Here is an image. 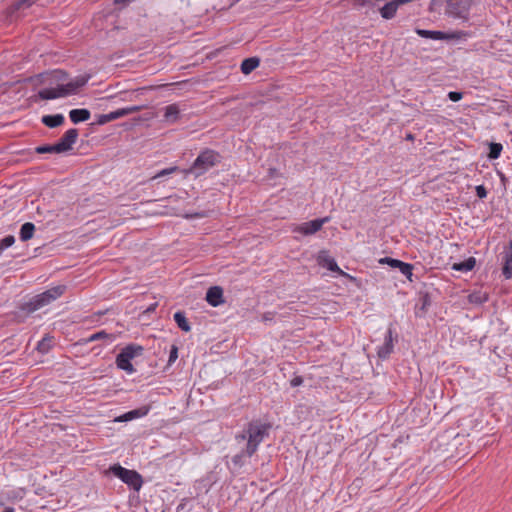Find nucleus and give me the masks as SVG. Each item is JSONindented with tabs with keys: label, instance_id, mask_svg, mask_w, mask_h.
<instances>
[{
	"label": "nucleus",
	"instance_id": "29",
	"mask_svg": "<svg viewBox=\"0 0 512 512\" xmlns=\"http://www.w3.org/2000/svg\"><path fill=\"white\" fill-rule=\"evenodd\" d=\"M503 275L506 279H510L512 277V253L510 252L506 256V260L503 266Z\"/></svg>",
	"mask_w": 512,
	"mask_h": 512
},
{
	"label": "nucleus",
	"instance_id": "41",
	"mask_svg": "<svg viewBox=\"0 0 512 512\" xmlns=\"http://www.w3.org/2000/svg\"><path fill=\"white\" fill-rule=\"evenodd\" d=\"M303 383V378L301 376H296L294 377L291 381H290V385L292 387H298L300 385H302Z\"/></svg>",
	"mask_w": 512,
	"mask_h": 512
},
{
	"label": "nucleus",
	"instance_id": "13",
	"mask_svg": "<svg viewBox=\"0 0 512 512\" xmlns=\"http://www.w3.org/2000/svg\"><path fill=\"white\" fill-rule=\"evenodd\" d=\"M393 337H392V329L389 328L384 343L378 348L377 354L380 358L385 359L387 358L393 351Z\"/></svg>",
	"mask_w": 512,
	"mask_h": 512
},
{
	"label": "nucleus",
	"instance_id": "22",
	"mask_svg": "<svg viewBox=\"0 0 512 512\" xmlns=\"http://www.w3.org/2000/svg\"><path fill=\"white\" fill-rule=\"evenodd\" d=\"M125 357L129 360L133 359L136 356H139L143 352V348L138 345H128L121 351Z\"/></svg>",
	"mask_w": 512,
	"mask_h": 512
},
{
	"label": "nucleus",
	"instance_id": "24",
	"mask_svg": "<svg viewBox=\"0 0 512 512\" xmlns=\"http://www.w3.org/2000/svg\"><path fill=\"white\" fill-rule=\"evenodd\" d=\"M417 33L422 37L431 38L434 40H441L446 38L445 33L441 31L417 30Z\"/></svg>",
	"mask_w": 512,
	"mask_h": 512
},
{
	"label": "nucleus",
	"instance_id": "17",
	"mask_svg": "<svg viewBox=\"0 0 512 512\" xmlns=\"http://www.w3.org/2000/svg\"><path fill=\"white\" fill-rule=\"evenodd\" d=\"M130 361L131 360L125 357L122 352H120L116 357L117 367L121 370L126 371L129 374H132L135 371V369Z\"/></svg>",
	"mask_w": 512,
	"mask_h": 512
},
{
	"label": "nucleus",
	"instance_id": "5",
	"mask_svg": "<svg viewBox=\"0 0 512 512\" xmlns=\"http://www.w3.org/2000/svg\"><path fill=\"white\" fill-rule=\"evenodd\" d=\"M111 473L119 478L122 482L127 484L135 491H139L143 485L142 476L135 470H129L119 464H114L110 467Z\"/></svg>",
	"mask_w": 512,
	"mask_h": 512
},
{
	"label": "nucleus",
	"instance_id": "43",
	"mask_svg": "<svg viewBox=\"0 0 512 512\" xmlns=\"http://www.w3.org/2000/svg\"><path fill=\"white\" fill-rule=\"evenodd\" d=\"M131 0H115V3L117 4H126L128 2H130Z\"/></svg>",
	"mask_w": 512,
	"mask_h": 512
},
{
	"label": "nucleus",
	"instance_id": "18",
	"mask_svg": "<svg viewBox=\"0 0 512 512\" xmlns=\"http://www.w3.org/2000/svg\"><path fill=\"white\" fill-rule=\"evenodd\" d=\"M260 64V61L256 57L247 58L241 63V71L243 74H249L255 70Z\"/></svg>",
	"mask_w": 512,
	"mask_h": 512
},
{
	"label": "nucleus",
	"instance_id": "3",
	"mask_svg": "<svg viewBox=\"0 0 512 512\" xmlns=\"http://www.w3.org/2000/svg\"><path fill=\"white\" fill-rule=\"evenodd\" d=\"M64 291V285L52 287L31 298L28 302L22 305L21 309L26 313H33L58 299Z\"/></svg>",
	"mask_w": 512,
	"mask_h": 512
},
{
	"label": "nucleus",
	"instance_id": "30",
	"mask_svg": "<svg viewBox=\"0 0 512 512\" xmlns=\"http://www.w3.org/2000/svg\"><path fill=\"white\" fill-rule=\"evenodd\" d=\"M100 339H109V341L112 342L114 340V336L107 334L105 331H99L90 335L87 342H94Z\"/></svg>",
	"mask_w": 512,
	"mask_h": 512
},
{
	"label": "nucleus",
	"instance_id": "40",
	"mask_svg": "<svg viewBox=\"0 0 512 512\" xmlns=\"http://www.w3.org/2000/svg\"><path fill=\"white\" fill-rule=\"evenodd\" d=\"M178 357V348L173 345L169 354V362H174Z\"/></svg>",
	"mask_w": 512,
	"mask_h": 512
},
{
	"label": "nucleus",
	"instance_id": "34",
	"mask_svg": "<svg viewBox=\"0 0 512 512\" xmlns=\"http://www.w3.org/2000/svg\"><path fill=\"white\" fill-rule=\"evenodd\" d=\"M142 109V106H130L120 109L121 117H124L126 115L139 112Z\"/></svg>",
	"mask_w": 512,
	"mask_h": 512
},
{
	"label": "nucleus",
	"instance_id": "28",
	"mask_svg": "<svg viewBox=\"0 0 512 512\" xmlns=\"http://www.w3.org/2000/svg\"><path fill=\"white\" fill-rule=\"evenodd\" d=\"M36 152L39 153V154H44V153H61L60 152V148L59 146H57V144H53V145H42V146H39L36 148Z\"/></svg>",
	"mask_w": 512,
	"mask_h": 512
},
{
	"label": "nucleus",
	"instance_id": "1",
	"mask_svg": "<svg viewBox=\"0 0 512 512\" xmlns=\"http://www.w3.org/2000/svg\"><path fill=\"white\" fill-rule=\"evenodd\" d=\"M269 425L250 422L242 434L236 436L238 443L247 440L245 454L251 457L258 449L260 443L268 435Z\"/></svg>",
	"mask_w": 512,
	"mask_h": 512
},
{
	"label": "nucleus",
	"instance_id": "23",
	"mask_svg": "<svg viewBox=\"0 0 512 512\" xmlns=\"http://www.w3.org/2000/svg\"><path fill=\"white\" fill-rule=\"evenodd\" d=\"M121 118L120 109H117L115 111H112L108 114H102L99 116L97 123L100 125L106 124L110 121L116 120Z\"/></svg>",
	"mask_w": 512,
	"mask_h": 512
},
{
	"label": "nucleus",
	"instance_id": "19",
	"mask_svg": "<svg viewBox=\"0 0 512 512\" xmlns=\"http://www.w3.org/2000/svg\"><path fill=\"white\" fill-rule=\"evenodd\" d=\"M35 231V225L31 222H26L21 226L20 239L22 241H28L33 237Z\"/></svg>",
	"mask_w": 512,
	"mask_h": 512
},
{
	"label": "nucleus",
	"instance_id": "4",
	"mask_svg": "<svg viewBox=\"0 0 512 512\" xmlns=\"http://www.w3.org/2000/svg\"><path fill=\"white\" fill-rule=\"evenodd\" d=\"M220 162V156L213 150L201 152L195 159L193 165L185 170V174H193L199 177Z\"/></svg>",
	"mask_w": 512,
	"mask_h": 512
},
{
	"label": "nucleus",
	"instance_id": "27",
	"mask_svg": "<svg viewBox=\"0 0 512 512\" xmlns=\"http://www.w3.org/2000/svg\"><path fill=\"white\" fill-rule=\"evenodd\" d=\"M502 149H503V147H502V145L500 143H490L488 157L490 159H497V158H499Z\"/></svg>",
	"mask_w": 512,
	"mask_h": 512
},
{
	"label": "nucleus",
	"instance_id": "25",
	"mask_svg": "<svg viewBox=\"0 0 512 512\" xmlns=\"http://www.w3.org/2000/svg\"><path fill=\"white\" fill-rule=\"evenodd\" d=\"M52 342H53V338L50 337V336H45L44 338H42L41 341L38 342L37 344V350L40 352V353H47L49 352V350L51 349L52 347Z\"/></svg>",
	"mask_w": 512,
	"mask_h": 512
},
{
	"label": "nucleus",
	"instance_id": "6",
	"mask_svg": "<svg viewBox=\"0 0 512 512\" xmlns=\"http://www.w3.org/2000/svg\"><path fill=\"white\" fill-rule=\"evenodd\" d=\"M472 3V0H447L445 15L463 22L468 21Z\"/></svg>",
	"mask_w": 512,
	"mask_h": 512
},
{
	"label": "nucleus",
	"instance_id": "21",
	"mask_svg": "<svg viewBox=\"0 0 512 512\" xmlns=\"http://www.w3.org/2000/svg\"><path fill=\"white\" fill-rule=\"evenodd\" d=\"M174 320L177 323L178 327L185 331L189 332L191 330V326L189 325L185 314L181 311H178L174 314Z\"/></svg>",
	"mask_w": 512,
	"mask_h": 512
},
{
	"label": "nucleus",
	"instance_id": "7",
	"mask_svg": "<svg viewBox=\"0 0 512 512\" xmlns=\"http://www.w3.org/2000/svg\"><path fill=\"white\" fill-rule=\"evenodd\" d=\"M329 221V217L320 219H314L308 222H304L294 228V232H298L302 235H313L318 232L322 226Z\"/></svg>",
	"mask_w": 512,
	"mask_h": 512
},
{
	"label": "nucleus",
	"instance_id": "32",
	"mask_svg": "<svg viewBox=\"0 0 512 512\" xmlns=\"http://www.w3.org/2000/svg\"><path fill=\"white\" fill-rule=\"evenodd\" d=\"M400 272L406 276L408 279L411 278L412 276V265L411 264H408V263H404V262H401V264L397 267Z\"/></svg>",
	"mask_w": 512,
	"mask_h": 512
},
{
	"label": "nucleus",
	"instance_id": "39",
	"mask_svg": "<svg viewBox=\"0 0 512 512\" xmlns=\"http://www.w3.org/2000/svg\"><path fill=\"white\" fill-rule=\"evenodd\" d=\"M462 97H463V94L461 92L451 91L448 93V98L453 102H457V101L461 100Z\"/></svg>",
	"mask_w": 512,
	"mask_h": 512
},
{
	"label": "nucleus",
	"instance_id": "26",
	"mask_svg": "<svg viewBox=\"0 0 512 512\" xmlns=\"http://www.w3.org/2000/svg\"><path fill=\"white\" fill-rule=\"evenodd\" d=\"M39 0H18L12 5L13 11L25 10L31 7L33 4L38 2Z\"/></svg>",
	"mask_w": 512,
	"mask_h": 512
},
{
	"label": "nucleus",
	"instance_id": "14",
	"mask_svg": "<svg viewBox=\"0 0 512 512\" xmlns=\"http://www.w3.org/2000/svg\"><path fill=\"white\" fill-rule=\"evenodd\" d=\"M90 111L87 109H72L69 112V117L71 121L75 124L79 122H84L90 119Z\"/></svg>",
	"mask_w": 512,
	"mask_h": 512
},
{
	"label": "nucleus",
	"instance_id": "36",
	"mask_svg": "<svg viewBox=\"0 0 512 512\" xmlns=\"http://www.w3.org/2000/svg\"><path fill=\"white\" fill-rule=\"evenodd\" d=\"M402 261L400 260H397V259H393V258H390V257H385V258H382L379 260V263L381 264H388L390 267L392 268H397L400 264H401Z\"/></svg>",
	"mask_w": 512,
	"mask_h": 512
},
{
	"label": "nucleus",
	"instance_id": "35",
	"mask_svg": "<svg viewBox=\"0 0 512 512\" xmlns=\"http://www.w3.org/2000/svg\"><path fill=\"white\" fill-rule=\"evenodd\" d=\"M177 170H178V167H176V166L163 169V170L159 171L155 176H153L152 179H157L160 177H164L166 175H170V174L176 172Z\"/></svg>",
	"mask_w": 512,
	"mask_h": 512
},
{
	"label": "nucleus",
	"instance_id": "42",
	"mask_svg": "<svg viewBox=\"0 0 512 512\" xmlns=\"http://www.w3.org/2000/svg\"><path fill=\"white\" fill-rule=\"evenodd\" d=\"M184 217L187 219L200 218V217H202V214H200V213H195V214H190V215L187 214Z\"/></svg>",
	"mask_w": 512,
	"mask_h": 512
},
{
	"label": "nucleus",
	"instance_id": "20",
	"mask_svg": "<svg viewBox=\"0 0 512 512\" xmlns=\"http://www.w3.org/2000/svg\"><path fill=\"white\" fill-rule=\"evenodd\" d=\"M476 264V260L473 257L468 258L467 260L460 262V263H454L452 268L456 271L461 272H468L471 271Z\"/></svg>",
	"mask_w": 512,
	"mask_h": 512
},
{
	"label": "nucleus",
	"instance_id": "16",
	"mask_svg": "<svg viewBox=\"0 0 512 512\" xmlns=\"http://www.w3.org/2000/svg\"><path fill=\"white\" fill-rule=\"evenodd\" d=\"M148 411H149V409L147 407H142L139 409L131 410V411L123 414L122 416H120L117 419V421H130L135 418H140V417L147 415Z\"/></svg>",
	"mask_w": 512,
	"mask_h": 512
},
{
	"label": "nucleus",
	"instance_id": "37",
	"mask_svg": "<svg viewBox=\"0 0 512 512\" xmlns=\"http://www.w3.org/2000/svg\"><path fill=\"white\" fill-rule=\"evenodd\" d=\"M244 457H248L246 454H245V448L239 453V454H236L235 456H233L232 458V462L235 464V465H238V466H241L243 465V458Z\"/></svg>",
	"mask_w": 512,
	"mask_h": 512
},
{
	"label": "nucleus",
	"instance_id": "38",
	"mask_svg": "<svg viewBox=\"0 0 512 512\" xmlns=\"http://www.w3.org/2000/svg\"><path fill=\"white\" fill-rule=\"evenodd\" d=\"M475 190H476V195H477L480 199H484V198H486V196H487V190H486V188H485L483 185H478V186H476Z\"/></svg>",
	"mask_w": 512,
	"mask_h": 512
},
{
	"label": "nucleus",
	"instance_id": "9",
	"mask_svg": "<svg viewBox=\"0 0 512 512\" xmlns=\"http://www.w3.org/2000/svg\"><path fill=\"white\" fill-rule=\"evenodd\" d=\"M78 138V130L77 129H69L64 135L60 138V140L56 143L60 148V152H67L72 149V146L75 144Z\"/></svg>",
	"mask_w": 512,
	"mask_h": 512
},
{
	"label": "nucleus",
	"instance_id": "8",
	"mask_svg": "<svg viewBox=\"0 0 512 512\" xmlns=\"http://www.w3.org/2000/svg\"><path fill=\"white\" fill-rule=\"evenodd\" d=\"M184 111V108L179 103H173L167 105L163 108V120L168 124L176 123L180 117L181 112Z\"/></svg>",
	"mask_w": 512,
	"mask_h": 512
},
{
	"label": "nucleus",
	"instance_id": "2",
	"mask_svg": "<svg viewBox=\"0 0 512 512\" xmlns=\"http://www.w3.org/2000/svg\"><path fill=\"white\" fill-rule=\"evenodd\" d=\"M89 79L90 75L88 74L78 75L67 84H61L55 88H45L40 90L38 92V97L42 100H52L75 94L81 87L86 85Z\"/></svg>",
	"mask_w": 512,
	"mask_h": 512
},
{
	"label": "nucleus",
	"instance_id": "33",
	"mask_svg": "<svg viewBox=\"0 0 512 512\" xmlns=\"http://www.w3.org/2000/svg\"><path fill=\"white\" fill-rule=\"evenodd\" d=\"M469 299L471 303L481 304L487 300V295L481 293H473L469 296Z\"/></svg>",
	"mask_w": 512,
	"mask_h": 512
},
{
	"label": "nucleus",
	"instance_id": "15",
	"mask_svg": "<svg viewBox=\"0 0 512 512\" xmlns=\"http://www.w3.org/2000/svg\"><path fill=\"white\" fill-rule=\"evenodd\" d=\"M64 116L62 114L45 115L42 117V123L49 128H55L64 123Z\"/></svg>",
	"mask_w": 512,
	"mask_h": 512
},
{
	"label": "nucleus",
	"instance_id": "44",
	"mask_svg": "<svg viewBox=\"0 0 512 512\" xmlns=\"http://www.w3.org/2000/svg\"><path fill=\"white\" fill-rule=\"evenodd\" d=\"M156 304L151 305L149 308H147L146 312H151L155 309Z\"/></svg>",
	"mask_w": 512,
	"mask_h": 512
},
{
	"label": "nucleus",
	"instance_id": "10",
	"mask_svg": "<svg viewBox=\"0 0 512 512\" xmlns=\"http://www.w3.org/2000/svg\"><path fill=\"white\" fill-rule=\"evenodd\" d=\"M412 0H392L386 3L381 9L380 14L384 19H392L400 5L411 2Z\"/></svg>",
	"mask_w": 512,
	"mask_h": 512
},
{
	"label": "nucleus",
	"instance_id": "12",
	"mask_svg": "<svg viewBox=\"0 0 512 512\" xmlns=\"http://www.w3.org/2000/svg\"><path fill=\"white\" fill-rule=\"evenodd\" d=\"M317 261L320 266H322L332 272H338L340 274L342 273V271L338 267L336 261L332 257H330L327 254V252H325V251H321L319 253Z\"/></svg>",
	"mask_w": 512,
	"mask_h": 512
},
{
	"label": "nucleus",
	"instance_id": "45",
	"mask_svg": "<svg viewBox=\"0 0 512 512\" xmlns=\"http://www.w3.org/2000/svg\"><path fill=\"white\" fill-rule=\"evenodd\" d=\"M510 252L512 253V240L510 241Z\"/></svg>",
	"mask_w": 512,
	"mask_h": 512
},
{
	"label": "nucleus",
	"instance_id": "31",
	"mask_svg": "<svg viewBox=\"0 0 512 512\" xmlns=\"http://www.w3.org/2000/svg\"><path fill=\"white\" fill-rule=\"evenodd\" d=\"M15 242V238L13 235H7L6 237H4L1 241H0V253L9 248L10 246H12Z\"/></svg>",
	"mask_w": 512,
	"mask_h": 512
},
{
	"label": "nucleus",
	"instance_id": "11",
	"mask_svg": "<svg viewBox=\"0 0 512 512\" xmlns=\"http://www.w3.org/2000/svg\"><path fill=\"white\" fill-rule=\"evenodd\" d=\"M206 301L213 307H217L224 302L223 290L219 286L210 287L206 293Z\"/></svg>",
	"mask_w": 512,
	"mask_h": 512
}]
</instances>
